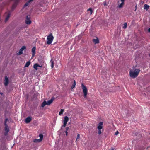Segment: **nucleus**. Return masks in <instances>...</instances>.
I'll use <instances>...</instances> for the list:
<instances>
[{"label": "nucleus", "instance_id": "1", "mask_svg": "<svg viewBox=\"0 0 150 150\" xmlns=\"http://www.w3.org/2000/svg\"><path fill=\"white\" fill-rule=\"evenodd\" d=\"M140 70L138 69H135L134 71L130 70L129 71V75L130 76L133 78H134L136 77L139 74Z\"/></svg>", "mask_w": 150, "mask_h": 150}, {"label": "nucleus", "instance_id": "2", "mask_svg": "<svg viewBox=\"0 0 150 150\" xmlns=\"http://www.w3.org/2000/svg\"><path fill=\"white\" fill-rule=\"evenodd\" d=\"M54 39V37L52 33L50 34L47 37V44L50 45L51 44Z\"/></svg>", "mask_w": 150, "mask_h": 150}, {"label": "nucleus", "instance_id": "3", "mask_svg": "<svg viewBox=\"0 0 150 150\" xmlns=\"http://www.w3.org/2000/svg\"><path fill=\"white\" fill-rule=\"evenodd\" d=\"M83 92L84 94V96L85 98L86 97L87 94V89L86 86L83 84H81Z\"/></svg>", "mask_w": 150, "mask_h": 150}, {"label": "nucleus", "instance_id": "4", "mask_svg": "<svg viewBox=\"0 0 150 150\" xmlns=\"http://www.w3.org/2000/svg\"><path fill=\"white\" fill-rule=\"evenodd\" d=\"M103 122H100L98 124V125L97 127V128L98 130V133L99 134H101V129L103 128Z\"/></svg>", "mask_w": 150, "mask_h": 150}, {"label": "nucleus", "instance_id": "5", "mask_svg": "<svg viewBox=\"0 0 150 150\" xmlns=\"http://www.w3.org/2000/svg\"><path fill=\"white\" fill-rule=\"evenodd\" d=\"M11 1H14V4H13L11 9L12 11L16 7L18 3L19 2L20 0H10Z\"/></svg>", "mask_w": 150, "mask_h": 150}, {"label": "nucleus", "instance_id": "6", "mask_svg": "<svg viewBox=\"0 0 150 150\" xmlns=\"http://www.w3.org/2000/svg\"><path fill=\"white\" fill-rule=\"evenodd\" d=\"M43 136L42 134H40L39 135V137L40 138L39 139H34L33 142L34 143H37L41 142L43 138Z\"/></svg>", "mask_w": 150, "mask_h": 150}, {"label": "nucleus", "instance_id": "7", "mask_svg": "<svg viewBox=\"0 0 150 150\" xmlns=\"http://www.w3.org/2000/svg\"><path fill=\"white\" fill-rule=\"evenodd\" d=\"M25 23L29 25L31 23V21L30 19V16L29 15H27L25 20Z\"/></svg>", "mask_w": 150, "mask_h": 150}, {"label": "nucleus", "instance_id": "8", "mask_svg": "<svg viewBox=\"0 0 150 150\" xmlns=\"http://www.w3.org/2000/svg\"><path fill=\"white\" fill-rule=\"evenodd\" d=\"M69 120V118L67 116H65L64 117V120H63V125L62 126V127H64L66 126V125L67 124V122Z\"/></svg>", "mask_w": 150, "mask_h": 150}, {"label": "nucleus", "instance_id": "9", "mask_svg": "<svg viewBox=\"0 0 150 150\" xmlns=\"http://www.w3.org/2000/svg\"><path fill=\"white\" fill-rule=\"evenodd\" d=\"M5 81L4 82V84L5 86H7L8 85L9 82L7 76H5Z\"/></svg>", "mask_w": 150, "mask_h": 150}, {"label": "nucleus", "instance_id": "10", "mask_svg": "<svg viewBox=\"0 0 150 150\" xmlns=\"http://www.w3.org/2000/svg\"><path fill=\"white\" fill-rule=\"evenodd\" d=\"M32 120V117H28L25 120V122L26 123H29Z\"/></svg>", "mask_w": 150, "mask_h": 150}, {"label": "nucleus", "instance_id": "11", "mask_svg": "<svg viewBox=\"0 0 150 150\" xmlns=\"http://www.w3.org/2000/svg\"><path fill=\"white\" fill-rule=\"evenodd\" d=\"M55 98L53 97L51 98L50 100L48 101L47 102V105H49L50 104L53 102V101L54 100Z\"/></svg>", "mask_w": 150, "mask_h": 150}, {"label": "nucleus", "instance_id": "12", "mask_svg": "<svg viewBox=\"0 0 150 150\" xmlns=\"http://www.w3.org/2000/svg\"><path fill=\"white\" fill-rule=\"evenodd\" d=\"M36 50V47H33L32 49V57H34L35 54V50Z\"/></svg>", "mask_w": 150, "mask_h": 150}, {"label": "nucleus", "instance_id": "13", "mask_svg": "<svg viewBox=\"0 0 150 150\" xmlns=\"http://www.w3.org/2000/svg\"><path fill=\"white\" fill-rule=\"evenodd\" d=\"M93 42L95 43L96 44L99 43V40L98 38L96 39H93L92 40Z\"/></svg>", "mask_w": 150, "mask_h": 150}, {"label": "nucleus", "instance_id": "14", "mask_svg": "<svg viewBox=\"0 0 150 150\" xmlns=\"http://www.w3.org/2000/svg\"><path fill=\"white\" fill-rule=\"evenodd\" d=\"M41 66L39 65L38 64L36 63L33 66L34 68L36 70L38 69V67H41Z\"/></svg>", "mask_w": 150, "mask_h": 150}, {"label": "nucleus", "instance_id": "15", "mask_svg": "<svg viewBox=\"0 0 150 150\" xmlns=\"http://www.w3.org/2000/svg\"><path fill=\"white\" fill-rule=\"evenodd\" d=\"M10 16V14L9 13H8L7 14V16L5 19V22H7L8 19H9Z\"/></svg>", "mask_w": 150, "mask_h": 150}, {"label": "nucleus", "instance_id": "16", "mask_svg": "<svg viewBox=\"0 0 150 150\" xmlns=\"http://www.w3.org/2000/svg\"><path fill=\"white\" fill-rule=\"evenodd\" d=\"M149 6L146 4H145L144 5V8L146 10H147L149 9Z\"/></svg>", "mask_w": 150, "mask_h": 150}, {"label": "nucleus", "instance_id": "17", "mask_svg": "<svg viewBox=\"0 0 150 150\" xmlns=\"http://www.w3.org/2000/svg\"><path fill=\"white\" fill-rule=\"evenodd\" d=\"M50 62L51 64V67L52 68H53L54 66V61L52 59L50 61Z\"/></svg>", "mask_w": 150, "mask_h": 150}, {"label": "nucleus", "instance_id": "18", "mask_svg": "<svg viewBox=\"0 0 150 150\" xmlns=\"http://www.w3.org/2000/svg\"><path fill=\"white\" fill-rule=\"evenodd\" d=\"M30 64V61L27 62L26 63L25 66L24 67H28L29 66V65Z\"/></svg>", "mask_w": 150, "mask_h": 150}, {"label": "nucleus", "instance_id": "19", "mask_svg": "<svg viewBox=\"0 0 150 150\" xmlns=\"http://www.w3.org/2000/svg\"><path fill=\"white\" fill-rule=\"evenodd\" d=\"M46 105H47V102L45 101H44L42 104L41 106L42 107H44Z\"/></svg>", "mask_w": 150, "mask_h": 150}, {"label": "nucleus", "instance_id": "20", "mask_svg": "<svg viewBox=\"0 0 150 150\" xmlns=\"http://www.w3.org/2000/svg\"><path fill=\"white\" fill-rule=\"evenodd\" d=\"M124 4V3L122 2V3L118 5V7L119 8H121L123 6Z\"/></svg>", "mask_w": 150, "mask_h": 150}, {"label": "nucleus", "instance_id": "21", "mask_svg": "<svg viewBox=\"0 0 150 150\" xmlns=\"http://www.w3.org/2000/svg\"><path fill=\"white\" fill-rule=\"evenodd\" d=\"M22 53H23L22 50L21 49H20L19 50V52L17 53V54L18 55H20Z\"/></svg>", "mask_w": 150, "mask_h": 150}, {"label": "nucleus", "instance_id": "22", "mask_svg": "<svg viewBox=\"0 0 150 150\" xmlns=\"http://www.w3.org/2000/svg\"><path fill=\"white\" fill-rule=\"evenodd\" d=\"M64 111V109H61V110L59 112V115H62Z\"/></svg>", "mask_w": 150, "mask_h": 150}, {"label": "nucleus", "instance_id": "23", "mask_svg": "<svg viewBox=\"0 0 150 150\" xmlns=\"http://www.w3.org/2000/svg\"><path fill=\"white\" fill-rule=\"evenodd\" d=\"M75 85H76V82H75V80H74V83L73 84H72V85L71 88L73 89V88H75Z\"/></svg>", "mask_w": 150, "mask_h": 150}, {"label": "nucleus", "instance_id": "24", "mask_svg": "<svg viewBox=\"0 0 150 150\" xmlns=\"http://www.w3.org/2000/svg\"><path fill=\"white\" fill-rule=\"evenodd\" d=\"M5 132H8L9 131V129L8 127V126H5Z\"/></svg>", "mask_w": 150, "mask_h": 150}, {"label": "nucleus", "instance_id": "25", "mask_svg": "<svg viewBox=\"0 0 150 150\" xmlns=\"http://www.w3.org/2000/svg\"><path fill=\"white\" fill-rule=\"evenodd\" d=\"M30 2H29V1H28L27 2H26L24 4V7H25L27 6L29 4V3Z\"/></svg>", "mask_w": 150, "mask_h": 150}, {"label": "nucleus", "instance_id": "26", "mask_svg": "<svg viewBox=\"0 0 150 150\" xmlns=\"http://www.w3.org/2000/svg\"><path fill=\"white\" fill-rule=\"evenodd\" d=\"M7 120H8L7 119H6L5 120V121H4V124L5 126H8L7 124Z\"/></svg>", "mask_w": 150, "mask_h": 150}, {"label": "nucleus", "instance_id": "27", "mask_svg": "<svg viewBox=\"0 0 150 150\" xmlns=\"http://www.w3.org/2000/svg\"><path fill=\"white\" fill-rule=\"evenodd\" d=\"M127 27V23H125L124 24V26L123 28L124 29H125Z\"/></svg>", "mask_w": 150, "mask_h": 150}, {"label": "nucleus", "instance_id": "28", "mask_svg": "<svg viewBox=\"0 0 150 150\" xmlns=\"http://www.w3.org/2000/svg\"><path fill=\"white\" fill-rule=\"evenodd\" d=\"M88 11H90V14L91 15L93 12V11L92 9L91 8H89L88 10Z\"/></svg>", "mask_w": 150, "mask_h": 150}, {"label": "nucleus", "instance_id": "29", "mask_svg": "<svg viewBox=\"0 0 150 150\" xmlns=\"http://www.w3.org/2000/svg\"><path fill=\"white\" fill-rule=\"evenodd\" d=\"M80 137V134H77V138H76V142L77 140V139H79Z\"/></svg>", "mask_w": 150, "mask_h": 150}, {"label": "nucleus", "instance_id": "30", "mask_svg": "<svg viewBox=\"0 0 150 150\" xmlns=\"http://www.w3.org/2000/svg\"><path fill=\"white\" fill-rule=\"evenodd\" d=\"M26 48V47L25 46H23L20 49H21L22 51H23Z\"/></svg>", "mask_w": 150, "mask_h": 150}, {"label": "nucleus", "instance_id": "31", "mask_svg": "<svg viewBox=\"0 0 150 150\" xmlns=\"http://www.w3.org/2000/svg\"><path fill=\"white\" fill-rule=\"evenodd\" d=\"M119 133V132L118 131H117L115 133V135H117Z\"/></svg>", "mask_w": 150, "mask_h": 150}, {"label": "nucleus", "instance_id": "32", "mask_svg": "<svg viewBox=\"0 0 150 150\" xmlns=\"http://www.w3.org/2000/svg\"><path fill=\"white\" fill-rule=\"evenodd\" d=\"M8 132H5V133H4V135L5 136H6L7 135V134H8Z\"/></svg>", "mask_w": 150, "mask_h": 150}, {"label": "nucleus", "instance_id": "33", "mask_svg": "<svg viewBox=\"0 0 150 150\" xmlns=\"http://www.w3.org/2000/svg\"><path fill=\"white\" fill-rule=\"evenodd\" d=\"M69 127H67L66 128V131H67L69 129Z\"/></svg>", "mask_w": 150, "mask_h": 150}, {"label": "nucleus", "instance_id": "34", "mask_svg": "<svg viewBox=\"0 0 150 150\" xmlns=\"http://www.w3.org/2000/svg\"><path fill=\"white\" fill-rule=\"evenodd\" d=\"M125 1V0H121V1L122 2H124V3Z\"/></svg>", "mask_w": 150, "mask_h": 150}, {"label": "nucleus", "instance_id": "35", "mask_svg": "<svg viewBox=\"0 0 150 150\" xmlns=\"http://www.w3.org/2000/svg\"><path fill=\"white\" fill-rule=\"evenodd\" d=\"M148 31L149 32H150V28L148 29Z\"/></svg>", "mask_w": 150, "mask_h": 150}, {"label": "nucleus", "instance_id": "36", "mask_svg": "<svg viewBox=\"0 0 150 150\" xmlns=\"http://www.w3.org/2000/svg\"><path fill=\"white\" fill-rule=\"evenodd\" d=\"M65 133H66V135H67V133H68V132H67V131H66V132H65Z\"/></svg>", "mask_w": 150, "mask_h": 150}, {"label": "nucleus", "instance_id": "37", "mask_svg": "<svg viewBox=\"0 0 150 150\" xmlns=\"http://www.w3.org/2000/svg\"><path fill=\"white\" fill-rule=\"evenodd\" d=\"M0 94H1V95H2V94H3V93H0Z\"/></svg>", "mask_w": 150, "mask_h": 150}, {"label": "nucleus", "instance_id": "38", "mask_svg": "<svg viewBox=\"0 0 150 150\" xmlns=\"http://www.w3.org/2000/svg\"><path fill=\"white\" fill-rule=\"evenodd\" d=\"M104 5H105V3L104 4Z\"/></svg>", "mask_w": 150, "mask_h": 150}]
</instances>
